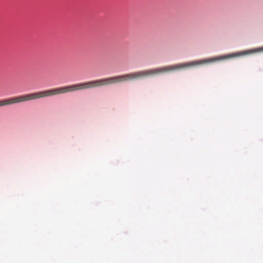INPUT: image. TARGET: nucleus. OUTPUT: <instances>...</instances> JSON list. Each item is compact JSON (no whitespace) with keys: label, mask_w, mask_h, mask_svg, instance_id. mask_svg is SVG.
<instances>
[{"label":"nucleus","mask_w":263,"mask_h":263,"mask_svg":"<svg viewBox=\"0 0 263 263\" xmlns=\"http://www.w3.org/2000/svg\"><path fill=\"white\" fill-rule=\"evenodd\" d=\"M67 92L68 86L19 96L7 99L0 100V107L12 104L18 103L31 100L62 94Z\"/></svg>","instance_id":"nucleus-1"}]
</instances>
